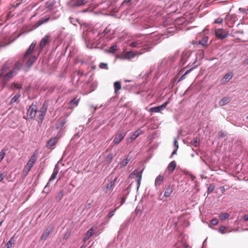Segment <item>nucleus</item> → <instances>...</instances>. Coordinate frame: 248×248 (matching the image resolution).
<instances>
[{
    "mask_svg": "<svg viewBox=\"0 0 248 248\" xmlns=\"http://www.w3.org/2000/svg\"><path fill=\"white\" fill-rule=\"evenodd\" d=\"M216 35L219 38L223 39L227 37L228 34L221 29H217L215 31Z\"/></svg>",
    "mask_w": 248,
    "mask_h": 248,
    "instance_id": "13",
    "label": "nucleus"
},
{
    "mask_svg": "<svg viewBox=\"0 0 248 248\" xmlns=\"http://www.w3.org/2000/svg\"><path fill=\"white\" fill-rule=\"evenodd\" d=\"M37 157V155L35 153H34L31 156L27 164L25 166L23 172H22V176L23 177H26L30 170H31L32 167L33 166L35 162H36V159Z\"/></svg>",
    "mask_w": 248,
    "mask_h": 248,
    "instance_id": "2",
    "label": "nucleus"
},
{
    "mask_svg": "<svg viewBox=\"0 0 248 248\" xmlns=\"http://www.w3.org/2000/svg\"><path fill=\"white\" fill-rule=\"evenodd\" d=\"M177 150L176 149H175L173 151V152L172 153V154H171V156H173V155L176 154V153H177Z\"/></svg>",
    "mask_w": 248,
    "mask_h": 248,
    "instance_id": "55",
    "label": "nucleus"
},
{
    "mask_svg": "<svg viewBox=\"0 0 248 248\" xmlns=\"http://www.w3.org/2000/svg\"><path fill=\"white\" fill-rule=\"evenodd\" d=\"M190 70H187L185 72V73L180 78L179 80H183L185 78V76L186 75H187L189 72Z\"/></svg>",
    "mask_w": 248,
    "mask_h": 248,
    "instance_id": "47",
    "label": "nucleus"
},
{
    "mask_svg": "<svg viewBox=\"0 0 248 248\" xmlns=\"http://www.w3.org/2000/svg\"><path fill=\"white\" fill-rule=\"evenodd\" d=\"M164 175H159L156 178L155 182V185L156 186H160L164 180Z\"/></svg>",
    "mask_w": 248,
    "mask_h": 248,
    "instance_id": "22",
    "label": "nucleus"
},
{
    "mask_svg": "<svg viewBox=\"0 0 248 248\" xmlns=\"http://www.w3.org/2000/svg\"><path fill=\"white\" fill-rule=\"evenodd\" d=\"M99 67L101 69H108V64L106 63L101 62L99 64Z\"/></svg>",
    "mask_w": 248,
    "mask_h": 248,
    "instance_id": "43",
    "label": "nucleus"
},
{
    "mask_svg": "<svg viewBox=\"0 0 248 248\" xmlns=\"http://www.w3.org/2000/svg\"><path fill=\"white\" fill-rule=\"evenodd\" d=\"M56 2L54 0L48 1L46 3V7L49 10H52L54 9V6Z\"/></svg>",
    "mask_w": 248,
    "mask_h": 248,
    "instance_id": "23",
    "label": "nucleus"
},
{
    "mask_svg": "<svg viewBox=\"0 0 248 248\" xmlns=\"http://www.w3.org/2000/svg\"><path fill=\"white\" fill-rule=\"evenodd\" d=\"M64 191L62 190L60 192L58 193L55 197V200L57 202H60L62 199L63 196Z\"/></svg>",
    "mask_w": 248,
    "mask_h": 248,
    "instance_id": "29",
    "label": "nucleus"
},
{
    "mask_svg": "<svg viewBox=\"0 0 248 248\" xmlns=\"http://www.w3.org/2000/svg\"><path fill=\"white\" fill-rule=\"evenodd\" d=\"M50 19V16H48L43 17L41 19L38 20L36 23V27H38L39 26L46 23Z\"/></svg>",
    "mask_w": 248,
    "mask_h": 248,
    "instance_id": "17",
    "label": "nucleus"
},
{
    "mask_svg": "<svg viewBox=\"0 0 248 248\" xmlns=\"http://www.w3.org/2000/svg\"><path fill=\"white\" fill-rule=\"evenodd\" d=\"M210 223L215 226L218 223V220L217 219H213L210 221Z\"/></svg>",
    "mask_w": 248,
    "mask_h": 248,
    "instance_id": "45",
    "label": "nucleus"
},
{
    "mask_svg": "<svg viewBox=\"0 0 248 248\" xmlns=\"http://www.w3.org/2000/svg\"><path fill=\"white\" fill-rule=\"evenodd\" d=\"M117 179V178H115L114 180H112L109 182L106 187L107 191H110L113 188Z\"/></svg>",
    "mask_w": 248,
    "mask_h": 248,
    "instance_id": "24",
    "label": "nucleus"
},
{
    "mask_svg": "<svg viewBox=\"0 0 248 248\" xmlns=\"http://www.w3.org/2000/svg\"><path fill=\"white\" fill-rule=\"evenodd\" d=\"M66 123V119H63L60 123V125L61 127H62Z\"/></svg>",
    "mask_w": 248,
    "mask_h": 248,
    "instance_id": "49",
    "label": "nucleus"
},
{
    "mask_svg": "<svg viewBox=\"0 0 248 248\" xmlns=\"http://www.w3.org/2000/svg\"><path fill=\"white\" fill-rule=\"evenodd\" d=\"M25 59L23 58L21 59L18 60L17 62H15L13 68L12 69L16 74L18 73V71L20 70L22 68Z\"/></svg>",
    "mask_w": 248,
    "mask_h": 248,
    "instance_id": "6",
    "label": "nucleus"
},
{
    "mask_svg": "<svg viewBox=\"0 0 248 248\" xmlns=\"http://www.w3.org/2000/svg\"><path fill=\"white\" fill-rule=\"evenodd\" d=\"M5 155V152L3 150L1 151V152H0V162L3 159Z\"/></svg>",
    "mask_w": 248,
    "mask_h": 248,
    "instance_id": "44",
    "label": "nucleus"
},
{
    "mask_svg": "<svg viewBox=\"0 0 248 248\" xmlns=\"http://www.w3.org/2000/svg\"><path fill=\"white\" fill-rule=\"evenodd\" d=\"M96 228L94 227H91L86 232L84 238V241H86L94 233Z\"/></svg>",
    "mask_w": 248,
    "mask_h": 248,
    "instance_id": "16",
    "label": "nucleus"
},
{
    "mask_svg": "<svg viewBox=\"0 0 248 248\" xmlns=\"http://www.w3.org/2000/svg\"><path fill=\"white\" fill-rule=\"evenodd\" d=\"M168 103V102H166L161 106L151 108L150 109V111L155 113L160 112L162 110H163L166 107Z\"/></svg>",
    "mask_w": 248,
    "mask_h": 248,
    "instance_id": "12",
    "label": "nucleus"
},
{
    "mask_svg": "<svg viewBox=\"0 0 248 248\" xmlns=\"http://www.w3.org/2000/svg\"><path fill=\"white\" fill-rule=\"evenodd\" d=\"M141 134H142V130L140 129H138L131 135L130 139L133 141Z\"/></svg>",
    "mask_w": 248,
    "mask_h": 248,
    "instance_id": "26",
    "label": "nucleus"
},
{
    "mask_svg": "<svg viewBox=\"0 0 248 248\" xmlns=\"http://www.w3.org/2000/svg\"><path fill=\"white\" fill-rule=\"evenodd\" d=\"M22 88V85L17 83L13 82L10 85V89L13 90L14 89H21Z\"/></svg>",
    "mask_w": 248,
    "mask_h": 248,
    "instance_id": "31",
    "label": "nucleus"
},
{
    "mask_svg": "<svg viewBox=\"0 0 248 248\" xmlns=\"http://www.w3.org/2000/svg\"><path fill=\"white\" fill-rule=\"evenodd\" d=\"M116 209H117V208H115L114 211L109 212V213L108 215V218H110L111 217H112L114 215V212L116 211Z\"/></svg>",
    "mask_w": 248,
    "mask_h": 248,
    "instance_id": "48",
    "label": "nucleus"
},
{
    "mask_svg": "<svg viewBox=\"0 0 248 248\" xmlns=\"http://www.w3.org/2000/svg\"><path fill=\"white\" fill-rule=\"evenodd\" d=\"M247 119H248V115L247 116Z\"/></svg>",
    "mask_w": 248,
    "mask_h": 248,
    "instance_id": "61",
    "label": "nucleus"
},
{
    "mask_svg": "<svg viewBox=\"0 0 248 248\" xmlns=\"http://www.w3.org/2000/svg\"><path fill=\"white\" fill-rule=\"evenodd\" d=\"M115 93H117L121 89V83L119 81H116L114 84Z\"/></svg>",
    "mask_w": 248,
    "mask_h": 248,
    "instance_id": "33",
    "label": "nucleus"
},
{
    "mask_svg": "<svg viewBox=\"0 0 248 248\" xmlns=\"http://www.w3.org/2000/svg\"><path fill=\"white\" fill-rule=\"evenodd\" d=\"M20 97V94L17 93V94H16L11 100V101L9 103V105H12L13 103L17 101V100H18V99Z\"/></svg>",
    "mask_w": 248,
    "mask_h": 248,
    "instance_id": "32",
    "label": "nucleus"
},
{
    "mask_svg": "<svg viewBox=\"0 0 248 248\" xmlns=\"http://www.w3.org/2000/svg\"><path fill=\"white\" fill-rule=\"evenodd\" d=\"M195 146H197V144L198 143L197 141V140H195Z\"/></svg>",
    "mask_w": 248,
    "mask_h": 248,
    "instance_id": "60",
    "label": "nucleus"
},
{
    "mask_svg": "<svg viewBox=\"0 0 248 248\" xmlns=\"http://www.w3.org/2000/svg\"><path fill=\"white\" fill-rule=\"evenodd\" d=\"M150 47L144 48V52H147L149 51Z\"/></svg>",
    "mask_w": 248,
    "mask_h": 248,
    "instance_id": "56",
    "label": "nucleus"
},
{
    "mask_svg": "<svg viewBox=\"0 0 248 248\" xmlns=\"http://www.w3.org/2000/svg\"><path fill=\"white\" fill-rule=\"evenodd\" d=\"M231 101V99L229 97H224L222 99H221L218 103V104L220 106H223L227 104H228Z\"/></svg>",
    "mask_w": 248,
    "mask_h": 248,
    "instance_id": "20",
    "label": "nucleus"
},
{
    "mask_svg": "<svg viewBox=\"0 0 248 248\" xmlns=\"http://www.w3.org/2000/svg\"><path fill=\"white\" fill-rule=\"evenodd\" d=\"M221 188L222 192H223L225 190L224 187H221Z\"/></svg>",
    "mask_w": 248,
    "mask_h": 248,
    "instance_id": "58",
    "label": "nucleus"
},
{
    "mask_svg": "<svg viewBox=\"0 0 248 248\" xmlns=\"http://www.w3.org/2000/svg\"><path fill=\"white\" fill-rule=\"evenodd\" d=\"M80 100V98H77V97H75L70 101V104L77 106H78Z\"/></svg>",
    "mask_w": 248,
    "mask_h": 248,
    "instance_id": "35",
    "label": "nucleus"
},
{
    "mask_svg": "<svg viewBox=\"0 0 248 248\" xmlns=\"http://www.w3.org/2000/svg\"><path fill=\"white\" fill-rule=\"evenodd\" d=\"M58 173V170H57L55 169L53 172L52 174L51 175V176L49 179V181H52L54 180L56 178Z\"/></svg>",
    "mask_w": 248,
    "mask_h": 248,
    "instance_id": "37",
    "label": "nucleus"
},
{
    "mask_svg": "<svg viewBox=\"0 0 248 248\" xmlns=\"http://www.w3.org/2000/svg\"><path fill=\"white\" fill-rule=\"evenodd\" d=\"M229 216H230V215L228 213H224L219 216V218L221 220H223L225 219L228 218L229 217Z\"/></svg>",
    "mask_w": 248,
    "mask_h": 248,
    "instance_id": "39",
    "label": "nucleus"
},
{
    "mask_svg": "<svg viewBox=\"0 0 248 248\" xmlns=\"http://www.w3.org/2000/svg\"><path fill=\"white\" fill-rule=\"evenodd\" d=\"M47 109V104L46 103H44L42 107L40 110V114L38 118L39 120V122L42 123L44 120V116L45 115Z\"/></svg>",
    "mask_w": 248,
    "mask_h": 248,
    "instance_id": "5",
    "label": "nucleus"
},
{
    "mask_svg": "<svg viewBox=\"0 0 248 248\" xmlns=\"http://www.w3.org/2000/svg\"><path fill=\"white\" fill-rule=\"evenodd\" d=\"M232 74L231 73H228L225 75L224 76L223 79H222V83H225L228 82L230 79H231L232 78Z\"/></svg>",
    "mask_w": 248,
    "mask_h": 248,
    "instance_id": "25",
    "label": "nucleus"
},
{
    "mask_svg": "<svg viewBox=\"0 0 248 248\" xmlns=\"http://www.w3.org/2000/svg\"><path fill=\"white\" fill-rule=\"evenodd\" d=\"M130 160V158L128 156H127L125 159L123 160L120 163V168H123L125 167L128 164Z\"/></svg>",
    "mask_w": 248,
    "mask_h": 248,
    "instance_id": "28",
    "label": "nucleus"
},
{
    "mask_svg": "<svg viewBox=\"0 0 248 248\" xmlns=\"http://www.w3.org/2000/svg\"><path fill=\"white\" fill-rule=\"evenodd\" d=\"M214 189H215L214 185L213 184L210 185L208 188V190H207L208 194L212 193L214 191Z\"/></svg>",
    "mask_w": 248,
    "mask_h": 248,
    "instance_id": "41",
    "label": "nucleus"
},
{
    "mask_svg": "<svg viewBox=\"0 0 248 248\" xmlns=\"http://www.w3.org/2000/svg\"><path fill=\"white\" fill-rule=\"evenodd\" d=\"M117 49V45H113L111 46L109 50H106V52L110 53H113L115 52V51Z\"/></svg>",
    "mask_w": 248,
    "mask_h": 248,
    "instance_id": "34",
    "label": "nucleus"
},
{
    "mask_svg": "<svg viewBox=\"0 0 248 248\" xmlns=\"http://www.w3.org/2000/svg\"><path fill=\"white\" fill-rule=\"evenodd\" d=\"M223 19L222 18H217V19L215 20V21H214V23H217V24H220L221 23H222L223 22Z\"/></svg>",
    "mask_w": 248,
    "mask_h": 248,
    "instance_id": "46",
    "label": "nucleus"
},
{
    "mask_svg": "<svg viewBox=\"0 0 248 248\" xmlns=\"http://www.w3.org/2000/svg\"><path fill=\"white\" fill-rule=\"evenodd\" d=\"M176 167V163L175 161H172L169 164L167 169L168 171L171 173L173 171Z\"/></svg>",
    "mask_w": 248,
    "mask_h": 248,
    "instance_id": "21",
    "label": "nucleus"
},
{
    "mask_svg": "<svg viewBox=\"0 0 248 248\" xmlns=\"http://www.w3.org/2000/svg\"><path fill=\"white\" fill-rule=\"evenodd\" d=\"M174 190V186L170 184H168L165 186L164 189V197L166 198L169 197Z\"/></svg>",
    "mask_w": 248,
    "mask_h": 248,
    "instance_id": "9",
    "label": "nucleus"
},
{
    "mask_svg": "<svg viewBox=\"0 0 248 248\" xmlns=\"http://www.w3.org/2000/svg\"><path fill=\"white\" fill-rule=\"evenodd\" d=\"M243 219L244 221H247L248 220V214L245 215L243 217Z\"/></svg>",
    "mask_w": 248,
    "mask_h": 248,
    "instance_id": "51",
    "label": "nucleus"
},
{
    "mask_svg": "<svg viewBox=\"0 0 248 248\" xmlns=\"http://www.w3.org/2000/svg\"><path fill=\"white\" fill-rule=\"evenodd\" d=\"M140 42L139 41H136V42L130 43L129 46L133 47L139 48L141 46H139V45H140Z\"/></svg>",
    "mask_w": 248,
    "mask_h": 248,
    "instance_id": "38",
    "label": "nucleus"
},
{
    "mask_svg": "<svg viewBox=\"0 0 248 248\" xmlns=\"http://www.w3.org/2000/svg\"><path fill=\"white\" fill-rule=\"evenodd\" d=\"M143 52H137L136 53H135L131 51H127L125 53V59L130 60L132 58H133L136 55H140Z\"/></svg>",
    "mask_w": 248,
    "mask_h": 248,
    "instance_id": "18",
    "label": "nucleus"
},
{
    "mask_svg": "<svg viewBox=\"0 0 248 248\" xmlns=\"http://www.w3.org/2000/svg\"><path fill=\"white\" fill-rule=\"evenodd\" d=\"M36 42L34 41L33 42L31 45H30V46H29V47L28 48V49L27 50V51H26L25 53L24 54V55L23 56V59H27V58H28V57L31 55L33 51H34V49H35V47L36 46Z\"/></svg>",
    "mask_w": 248,
    "mask_h": 248,
    "instance_id": "8",
    "label": "nucleus"
},
{
    "mask_svg": "<svg viewBox=\"0 0 248 248\" xmlns=\"http://www.w3.org/2000/svg\"><path fill=\"white\" fill-rule=\"evenodd\" d=\"M174 146L176 147V150L178 148V143L176 139L174 141Z\"/></svg>",
    "mask_w": 248,
    "mask_h": 248,
    "instance_id": "50",
    "label": "nucleus"
},
{
    "mask_svg": "<svg viewBox=\"0 0 248 248\" xmlns=\"http://www.w3.org/2000/svg\"><path fill=\"white\" fill-rule=\"evenodd\" d=\"M226 229L227 227H225V226H221L218 229V231L220 233L224 234L227 232Z\"/></svg>",
    "mask_w": 248,
    "mask_h": 248,
    "instance_id": "40",
    "label": "nucleus"
},
{
    "mask_svg": "<svg viewBox=\"0 0 248 248\" xmlns=\"http://www.w3.org/2000/svg\"><path fill=\"white\" fill-rule=\"evenodd\" d=\"M87 2L86 0H72L71 5L74 7H77L83 5Z\"/></svg>",
    "mask_w": 248,
    "mask_h": 248,
    "instance_id": "15",
    "label": "nucleus"
},
{
    "mask_svg": "<svg viewBox=\"0 0 248 248\" xmlns=\"http://www.w3.org/2000/svg\"><path fill=\"white\" fill-rule=\"evenodd\" d=\"M37 57L35 55H32L27 60L26 66L28 68H30L32 66L33 63L36 61Z\"/></svg>",
    "mask_w": 248,
    "mask_h": 248,
    "instance_id": "14",
    "label": "nucleus"
},
{
    "mask_svg": "<svg viewBox=\"0 0 248 248\" xmlns=\"http://www.w3.org/2000/svg\"><path fill=\"white\" fill-rule=\"evenodd\" d=\"M125 135L126 133L124 132L115 135L113 142L116 145L119 144Z\"/></svg>",
    "mask_w": 248,
    "mask_h": 248,
    "instance_id": "10",
    "label": "nucleus"
},
{
    "mask_svg": "<svg viewBox=\"0 0 248 248\" xmlns=\"http://www.w3.org/2000/svg\"><path fill=\"white\" fill-rule=\"evenodd\" d=\"M11 66V63L6 62L4 63L0 70V78L1 80V85L3 88L16 75L12 69H10Z\"/></svg>",
    "mask_w": 248,
    "mask_h": 248,
    "instance_id": "1",
    "label": "nucleus"
},
{
    "mask_svg": "<svg viewBox=\"0 0 248 248\" xmlns=\"http://www.w3.org/2000/svg\"><path fill=\"white\" fill-rule=\"evenodd\" d=\"M143 170V169H142L140 171L138 172L137 170H135L129 175V177L131 178H133V176L134 175L137 176L136 182H137V190H138L139 189L140 186V182H141V179H142Z\"/></svg>",
    "mask_w": 248,
    "mask_h": 248,
    "instance_id": "4",
    "label": "nucleus"
},
{
    "mask_svg": "<svg viewBox=\"0 0 248 248\" xmlns=\"http://www.w3.org/2000/svg\"><path fill=\"white\" fill-rule=\"evenodd\" d=\"M227 135V133L223 131H220L218 133L219 138H224Z\"/></svg>",
    "mask_w": 248,
    "mask_h": 248,
    "instance_id": "42",
    "label": "nucleus"
},
{
    "mask_svg": "<svg viewBox=\"0 0 248 248\" xmlns=\"http://www.w3.org/2000/svg\"><path fill=\"white\" fill-rule=\"evenodd\" d=\"M245 62L246 64H248V58L245 60Z\"/></svg>",
    "mask_w": 248,
    "mask_h": 248,
    "instance_id": "59",
    "label": "nucleus"
},
{
    "mask_svg": "<svg viewBox=\"0 0 248 248\" xmlns=\"http://www.w3.org/2000/svg\"><path fill=\"white\" fill-rule=\"evenodd\" d=\"M49 37V36L46 35L44 38H43L41 40L39 46V53L42 51L43 49L46 46V45L48 43Z\"/></svg>",
    "mask_w": 248,
    "mask_h": 248,
    "instance_id": "11",
    "label": "nucleus"
},
{
    "mask_svg": "<svg viewBox=\"0 0 248 248\" xmlns=\"http://www.w3.org/2000/svg\"><path fill=\"white\" fill-rule=\"evenodd\" d=\"M37 108L35 104L32 103L27 109V120L33 119L36 115Z\"/></svg>",
    "mask_w": 248,
    "mask_h": 248,
    "instance_id": "3",
    "label": "nucleus"
},
{
    "mask_svg": "<svg viewBox=\"0 0 248 248\" xmlns=\"http://www.w3.org/2000/svg\"><path fill=\"white\" fill-rule=\"evenodd\" d=\"M59 139L57 137L51 138L47 143L46 146H52L55 145L58 142Z\"/></svg>",
    "mask_w": 248,
    "mask_h": 248,
    "instance_id": "19",
    "label": "nucleus"
},
{
    "mask_svg": "<svg viewBox=\"0 0 248 248\" xmlns=\"http://www.w3.org/2000/svg\"><path fill=\"white\" fill-rule=\"evenodd\" d=\"M195 178V177L193 175H191V179L193 180H194V179Z\"/></svg>",
    "mask_w": 248,
    "mask_h": 248,
    "instance_id": "57",
    "label": "nucleus"
},
{
    "mask_svg": "<svg viewBox=\"0 0 248 248\" xmlns=\"http://www.w3.org/2000/svg\"><path fill=\"white\" fill-rule=\"evenodd\" d=\"M15 243L14 236L12 237L9 241L6 244L4 248H11Z\"/></svg>",
    "mask_w": 248,
    "mask_h": 248,
    "instance_id": "27",
    "label": "nucleus"
},
{
    "mask_svg": "<svg viewBox=\"0 0 248 248\" xmlns=\"http://www.w3.org/2000/svg\"><path fill=\"white\" fill-rule=\"evenodd\" d=\"M132 0H124L123 2V4L130 2Z\"/></svg>",
    "mask_w": 248,
    "mask_h": 248,
    "instance_id": "54",
    "label": "nucleus"
},
{
    "mask_svg": "<svg viewBox=\"0 0 248 248\" xmlns=\"http://www.w3.org/2000/svg\"><path fill=\"white\" fill-rule=\"evenodd\" d=\"M125 201H126V198L124 197H123L121 199V205L124 204L125 202Z\"/></svg>",
    "mask_w": 248,
    "mask_h": 248,
    "instance_id": "53",
    "label": "nucleus"
},
{
    "mask_svg": "<svg viewBox=\"0 0 248 248\" xmlns=\"http://www.w3.org/2000/svg\"><path fill=\"white\" fill-rule=\"evenodd\" d=\"M113 157V155L112 153H109L106 157V161L107 163L109 164L111 161Z\"/></svg>",
    "mask_w": 248,
    "mask_h": 248,
    "instance_id": "36",
    "label": "nucleus"
},
{
    "mask_svg": "<svg viewBox=\"0 0 248 248\" xmlns=\"http://www.w3.org/2000/svg\"><path fill=\"white\" fill-rule=\"evenodd\" d=\"M5 177V175H4L3 174H0V182L2 181L4 179Z\"/></svg>",
    "mask_w": 248,
    "mask_h": 248,
    "instance_id": "52",
    "label": "nucleus"
},
{
    "mask_svg": "<svg viewBox=\"0 0 248 248\" xmlns=\"http://www.w3.org/2000/svg\"><path fill=\"white\" fill-rule=\"evenodd\" d=\"M53 227L52 226L48 227L43 232L40 240L45 241L46 240L49 234L53 232Z\"/></svg>",
    "mask_w": 248,
    "mask_h": 248,
    "instance_id": "7",
    "label": "nucleus"
},
{
    "mask_svg": "<svg viewBox=\"0 0 248 248\" xmlns=\"http://www.w3.org/2000/svg\"><path fill=\"white\" fill-rule=\"evenodd\" d=\"M208 37L207 36H204L202 40L199 41V44H200L202 45V46H204L206 47L207 46V43L208 41Z\"/></svg>",
    "mask_w": 248,
    "mask_h": 248,
    "instance_id": "30",
    "label": "nucleus"
}]
</instances>
